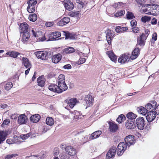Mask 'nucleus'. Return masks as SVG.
I'll return each mask as SVG.
<instances>
[{"mask_svg":"<svg viewBox=\"0 0 159 159\" xmlns=\"http://www.w3.org/2000/svg\"><path fill=\"white\" fill-rule=\"evenodd\" d=\"M29 25L25 23L20 24L19 29L20 30V33L22 34V42L25 44L29 39L30 36V31L29 30Z\"/></svg>","mask_w":159,"mask_h":159,"instance_id":"nucleus-1","label":"nucleus"},{"mask_svg":"<svg viewBox=\"0 0 159 159\" xmlns=\"http://www.w3.org/2000/svg\"><path fill=\"white\" fill-rule=\"evenodd\" d=\"M65 76L63 74H60L58 78V85L61 88V87L64 91L68 89V87L65 81Z\"/></svg>","mask_w":159,"mask_h":159,"instance_id":"nucleus-2","label":"nucleus"},{"mask_svg":"<svg viewBox=\"0 0 159 159\" xmlns=\"http://www.w3.org/2000/svg\"><path fill=\"white\" fill-rule=\"evenodd\" d=\"M34 53L38 58L43 60H46L47 59L51 56V54H48V52L44 51H38Z\"/></svg>","mask_w":159,"mask_h":159,"instance_id":"nucleus-3","label":"nucleus"},{"mask_svg":"<svg viewBox=\"0 0 159 159\" xmlns=\"http://www.w3.org/2000/svg\"><path fill=\"white\" fill-rule=\"evenodd\" d=\"M126 148L127 146L124 142L120 143L117 146L116 150L117 154L119 156L122 155Z\"/></svg>","mask_w":159,"mask_h":159,"instance_id":"nucleus-4","label":"nucleus"},{"mask_svg":"<svg viewBox=\"0 0 159 159\" xmlns=\"http://www.w3.org/2000/svg\"><path fill=\"white\" fill-rule=\"evenodd\" d=\"M48 89L52 92L58 93H61L64 91L61 87L54 84L50 85L48 87Z\"/></svg>","mask_w":159,"mask_h":159,"instance_id":"nucleus-5","label":"nucleus"},{"mask_svg":"<svg viewBox=\"0 0 159 159\" xmlns=\"http://www.w3.org/2000/svg\"><path fill=\"white\" fill-rule=\"evenodd\" d=\"M138 128L141 130L143 129L145 125V122L143 117L137 118L135 121Z\"/></svg>","mask_w":159,"mask_h":159,"instance_id":"nucleus-6","label":"nucleus"},{"mask_svg":"<svg viewBox=\"0 0 159 159\" xmlns=\"http://www.w3.org/2000/svg\"><path fill=\"white\" fill-rule=\"evenodd\" d=\"M134 137L130 135H129L126 136L125 138V144L128 146L133 145L135 143V140L134 139Z\"/></svg>","mask_w":159,"mask_h":159,"instance_id":"nucleus-7","label":"nucleus"},{"mask_svg":"<svg viewBox=\"0 0 159 159\" xmlns=\"http://www.w3.org/2000/svg\"><path fill=\"white\" fill-rule=\"evenodd\" d=\"M129 57V54H123L118 58V61L121 64L127 63L130 60Z\"/></svg>","mask_w":159,"mask_h":159,"instance_id":"nucleus-8","label":"nucleus"},{"mask_svg":"<svg viewBox=\"0 0 159 159\" xmlns=\"http://www.w3.org/2000/svg\"><path fill=\"white\" fill-rule=\"evenodd\" d=\"M93 100V98L90 95H89L85 97L83 103L84 105L85 104L87 107H89L92 105Z\"/></svg>","mask_w":159,"mask_h":159,"instance_id":"nucleus-9","label":"nucleus"},{"mask_svg":"<svg viewBox=\"0 0 159 159\" xmlns=\"http://www.w3.org/2000/svg\"><path fill=\"white\" fill-rule=\"evenodd\" d=\"M63 2L66 10L70 11L74 9V6L73 3L70 0H64Z\"/></svg>","mask_w":159,"mask_h":159,"instance_id":"nucleus-10","label":"nucleus"},{"mask_svg":"<svg viewBox=\"0 0 159 159\" xmlns=\"http://www.w3.org/2000/svg\"><path fill=\"white\" fill-rule=\"evenodd\" d=\"M114 35L112 30L107 29L106 31V37L107 40L109 44H110L111 40Z\"/></svg>","mask_w":159,"mask_h":159,"instance_id":"nucleus-11","label":"nucleus"},{"mask_svg":"<svg viewBox=\"0 0 159 159\" xmlns=\"http://www.w3.org/2000/svg\"><path fill=\"white\" fill-rule=\"evenodd\" d=\"M116 148L115 147L113 146L110 149L106 155L107 159H110L115 157L116 152Z\"/></svg>","mask_w":159,"mask_h":159,"instance_id":"nucleus-12","label":"nucleus"},{"mask_svg":"<svg viewBox=\"0 0 159 159\" xmlns=\"http://www.w3.org/2000/svg\"><path fill=\"white\" fill-rule=\"evenodd\" d=\"M146 116V119L148 122L152 121L156 117V114L154 111L148 112Z\"/></svg>","mask_w":159,"mask_h":159,"instance_id":"nucleus-13","label":"nucleus"},{"mask_svg":"<svg viewBox=\"0 0 159 159\" xmlns=\"http://www.w3.org/2000/svg\"><path fill=\"white\" fill-rule=\"evenodd\" d=\"M65 150L67 154L69 155L73 156L76 154L75 149L70 146H66L65 148Z\"/></svg>","mask_w":159,"mask_h":159,"instance_id":"nucleus-14","label":"nucleus"},{"mask_svg":"<svg viewBox=\"0 0 159 159\" xmlns=\"http://www.w3.org/2000/svg\"><path fill=\"white\" fill-rule=\"evenodd\" d=\"M70 19L69 17H65L63 18L57 23L58 25L63 26L67 24L70 21Z\"/></svg>","mask_w":159,"mask_h":159,"instance_id":"nucleus-15","label":"nucleus"},{"mask_svg":"<svg viewBox=\"0 0 159 159\" xmlns=\"http://www.w3.org/2000/svg\"><path fill=\"white\" fill-rule=\"evenodd\" d=\"M108 123L109 125L110 131L113 132H116L118 129L117 125L114 122L111 121H109Z\"/></svg>","mask_w":159,"mask_h":159,"instance_id":"nucleus-16","label":"nucleus"},{"mask_svg":"<svg viewBox=\"0 0 159 159\" xmlns=\"http://www.w3.org/2000/svg\"><path fill=\"white\" fill-rule=\"evenodd\" d=\"M68 104L67 106H69L71 108H72L75 105L77 102V99L75 98L67 99L66 100Z\"/></svg>","mask_w":159,"mask_h":159,"instance_id":"nucleus-17","label":"nucleus"},{"mask_svg":"<svg viewBox=\"0 0 159 159\" xmlns=\"http://www.w3.org/2000/svg\"><path fill=\"white\" fill-rule=\"evenodd\" d=\"M125 126L129 129H133L136 127L134 121L133 120H127L126 122Z\"/></svg>","mask_w":159,"mask_h":159,"instance_id":"nucleus-18","label":"nucleus"},{"mask_svg":"<svg viewBox=\"0 0 159 159\" xmlns=\"http://www.w3.org/2000/svg\"><path fill=\"white\" fill-rule=\"evenodd\" d=\"M27 116L25 114L20 115L18 117V122L19 124L20 125L25 124L26 123Z\"/></svg>","mask_w":159,"mask_h":159,"instance_id":"nucleus-19","label":"nucleus"},{"mask_svg":"<svg viewBox=\"0 0 159 159\" xmlns=\"http://www.w3.org/2000/svg\"><path fill=\"white\" fill-rule=\"evenodd\" d=\"M22 64L24 65L26 68L31 67V64L28 58L23 57Z\"/></svg>","mask_w":159,"mask_h":159,"instance_id":"nucleus-20","label":"nucleus"},{"mask_svg":"<svg viewBox=\"0 0 159 159\" xmlns=\"http://www.w3.org/2000/svg\"><path fill=\"white\" fill-rule=\"evenodd\" d=\"M75 51V49L72 47H69L62 50L61 51L62 54H70Z\"/></svg>","mask_w":159,"mask_h":159,"instance_id":"nucleus-21","label":"nucleus"},{"mask_svg":"<svg viewBox=\"0 0 159 159\" xmlns=\"http://www.w3.org/2000/svg\"><path fill=\"white\" fill-rule=\"evenodd\" d=\"M40 118V116L39 114H36L31 116L30 120L32 122L37 123L39 121Z\"/></svg>","mask_w":159,"mask_h":159,"instance_id":"nucleus-22","label":"nucleus"},{"mask_svg":"<svg viewBox=\"0 0 159 159\" xmlns=\"http://www.w3.org/2000/svg\"><path fill=\"white\" fill-rule=\"evenodd\" d=\"M139 48H135L133 51L132 55L130 57L132 60L136 59L138 56L139 53Z\"/></svg>","mask_w":159,"mask_h":159,"instance_id":"nucleus-23","label":"nucleus"},{"mask_svg":"<svg viewBox=\"0 0 159 159\" xmlns=\"http://www.w3.org/2000/svg\"><path fill=\"white\" fill-rule=\"evenodd\" d=\"M145 7L149 8L148 10V12H152L153 11L154 8H157V9L159 11V6L158 5L152 4H146L145 5Z\"/></svg>","mask_w":159,"mask_h":159,"instance_id":"nucleus-24","label":"nucleus"},{"mask_svg":"<svg viewBox=\"0 0 159 159\" xmlns=\"http://www.w3.org/2000/svg\"><path fill=\"white\" fill-rule=\"evenodd\" d=\"M107 54L108 55L110 59L112 61L116 62L117 61V57L111 51H108L107 52Z\"/></svg>","mask_w":159,"mask_h":159,"instance_id":"nucleus-25","label":"nucleus"},{"mask_svg":"<svg viewBox=\"0 0 159 159\" xmlns=\"http://www.w3.org/2000/svg\"><path fill=\"white\" fill-rule=\"evenodd\" d=\"M61 54L55 55L52 57V61L54 63H57L61 60Z\"/></svg>","mask_w":159,"mask_h":159,"instance_id":"nucleus-26","label":"nucleus"},{"mask_svg":"<svg viewBox=\"0 0 159 159\" xmlns=\"http://www.w3.org/2000/svg\"><path fill=\"white\" fill-rule=\"evenodd\" d=\"M64 32L65 33V39H74L77 38V35L75 34L69 32Z\"/></svg>","mask_w":159,"mask_h":159,"instance_id":"nucleus-27","label":"nucleus"},{"mask_svg":"<svg viewBox=\"0 0 159 159\" xmlns=\"http://www.w3.org/2000/svg\"><path fill=\"white\" fill-rule=\"evenodd\" d=\"M157 104V102H154L153 103V104H154V105H152L150 103H148L147 104H146L145 106V108L146 110V111L147 113H148V112L150 111H153V110L154 109V106H156Z\"/></svg>","mask_w":159,"mask_h":159,"instance_id":"nucleus-28","label":"nucleus"},{"mask_svg":"<svg viewBox=\"0 0 159 159\" xmlns=\"http://www.w3.org/2000/svg\"><path fill=\"white\" fill-rule=\"evenodd\" d=\"M45 81V80L43 77V76H40L37 80L38 85L41 87H43L44 86Z\"/></svg>","mask_w":159,"mask_h":159,"instance_id":"nucleus-29","label":"nucleus"},{"mask_svg":"<svg viewBox=\"0 0 159 159\" xmlns=\"http://www.w3.org/2000/svg\"><path fill=\"white\" fill-rule=\"evenodd\" d=\"M7 134L3 131H0V144L2 143L7 138Z\"/></svg>","mask_w":159,"mask_h":159,"instance_id":"nucleus-30","label":"nucleus"},{"mask_svg":"<svg viewBox=\"0 0 159 159\" xmlns=\"http://www.w3.org/2000/svg\"><path fill=\"white\" fill-rule=\"evenodd\" d=\"M102 134V131L98 130L95 131L91 134L90 139H93L98 138Z\"/></svg>","mask_w":159,"mask_h":159,"instance_id":"nucleus-31","label":"nucleus"},{"mask_svg":"<svg viewBox=\"0 0 159 159\" xmlns=\"http://www.w3.org/2000/svg\"><path fill=\"white\" fill-rule=\"evenodd\" d=\"M137 110L139 113L144 115H146L147 113L145 107H144L142 106H141L138 107L137 108Z\"/></svg>","mask_w":159,"mask_h":159,"instance_id":"nucleus-32","label":"nucleus"},{"mask_svg":"<svg viewBox=\"0 0 159 159\" xmlns=\"http://www.w3.org/2000/svg\"><path fill=\"white\" fill-rule=\"evenodd\" d=\"M6 54L10 56V57L14 58H16L18 56L20 55V53L17 52H7Z\"/></svg>","mask_w":159,"mask_h":159,"instance_id":"nucleus-33","label":"nucleus"},{"mask_svg":"<svg viewBox=\"0 0 159 159\" xmlns=\"http://www.w3.org/2000/svg\"><path fill=\"white\" fill-rule=\"evenodd\" d=\"M128 30V28L127 27L118 26L116 27L115 30L117 33H120L125 31L127 30Z\"/></svg>","mask_w":159,"mask_h":159,"instance_id":"nucleus-34","label":"nucleus"},{"mask_svg":"<svg viewBox=\"0 0 159 159\" xmlns=\"http://www.w3.org/2000/svg\"><path fill=\"white\" fill-rule=\"evenodd\" d=\"M46 124L49 125H52L54 124L53 119L52 117H48L46 118Z\"/></svg>","mask_w":159,"mask_h":159,"instance_id":"nucleus-35","label":"nucleus"},{"mask_svg":"<svg viewBox=\"0 0 159 159\" xmlns=\"http://www.w3.org/2000/svg\"><path fill=\"white\" fill-rule=\"evenodd\" d=\"M137 116L132 112L128 113L126 115V117L129 119L133 120L135 119Z\"/></svg>","mask_w":159,"mask_h":159,"instance_id":"nucleus-36","label":"nucleus"},{"mask_svg":"<svg viewBox=\"0 0 159 159\" xmlns=\"http://www.w3.org/2000/svg\"><path fill=\"white\" fill-rule=\"evenodd\" d=\"M125 116L123 114H121L119 115L117 118L116 119V121L119 123H120L126 119Z\"/></svg>","mask_w":159,"mask_h":159,"instance_id":"nucleus-37","label":"nucleus"},{"mask_svg":"<svg viewBox=\"0 0 159 159\" xmlns=\"http://www.w3.org/2000/svg\"><path fill=\"white\" fill-rule=\"evenodd\" d=\"M37 16L36 14H33L30 15L29 17V19L30 21L34 22L37 20Z\"/></svg>","mask_w":159,"mask_h":159,"instance_id":"nucleus-38","label":"nucleus"},{"mask_svg":"<svg viewBox=\"0 0 159 159\" xmlns=\"http://www.w3.org/2000/svg\"><path fill=\"white\" fill-rule=\"evenodd\" d=\"M27 10L29 13L34 12L35 10L34 6H28Z\"/></svg>","mask_w":159,"mask_h":159,"instance_id":"nucleus-39","label":"nucleus"},{"mask_svg":"<svg viewBox=\"0 0 159 159\" xmlns=\"http://www.w3.org/2000/svg\"><path fill=\"white\" fill-rule=\"evenodd\" d=\"M37 3V0H28L27 3L28 6H35Z\"/></svg>","mask_w":159,"mask_h":159,"instance_id":"nucleus-40","label":"nucleus"},{"mask_svg":"<svg viewBox=\"0 0 159 159\" xmlns=\"http://www.w3.org/2000/svg\"><path fill=\"white\" fill-rule=\"evenodd\" d=\"M126 18L127 19L130 20L135 18L133 13L131 12L128 11L126 15Z\"/></svg>","mask_w":159,"mask_h":159,"instance_id":"nucleus-41","label":"nucleus"},{"mask_svg":"<svg viewBox=\"0 0 159 159\" xmlns=\"http://www.w3.org/2000/svg\"><path fill=\"white\" fill-rule=\"evenodd\" d=\"M151 19L150 17L148 16H143L141 19V21L144 23L149 21Z\"/></svg>","mask_w":159,"mask_h":159,"instance_id":"nucleus-42","label":"nucleus"},{"mask_svg":"<svg viewBox=\"0 0 159 159\" xmlns=\"http://www.w3.org/2000/svg\"><path fill=\"white\" fill-rule=\"evenodd\" d=\"M124 4L121 2H119L118 3H116L113 4L112 6L116 9H118L120 8L121 6L124 5Z\"/></svg>","mask_w":159,"mask_h":159,"instance_id":"nucleus-43","label":"nucleus"},{"mask_svg":"<svg viewBox=\"0 0 159 159\" xmlns=\"http://www.w3.org/2000/svg\"><path fill=\"white\" fill-rule=\"evenodd\" d=\"M125 13L124 10H121L120 11H118L115 14V16L116 17L122 16Z\"/></svg>","mask_w":159,"mask_h":159,"instance_id":"nucleus-44","label":"nucleus"},{"mask_svg":"<svg viewBox=\"0 0 159 159\" xmlns=\"http://www.w3.org/2000/svg\"><path fill=\"white\" fill-rule=\"evenodd\" d=\"M31 134L32 133L31 132L27 134H22L21 136V138L23 140H25L30 137Z\"/></svg>","mask_w":159,"mask_h":159,"instance_id":"nucleus-45","label":"nucleus"},{"mask_svg":"<svg viewBox=\"0 0 159 159\" xmlns=\"http://www.w3.org/2000/svg\"><path fill=\"white\" fill-rule=\"evenodd\" d=\"M148 13L149 14L155 16L159 14V11H158V10L157 9V8H154L153 11L152 12H148Z\"/></svg>","mask_w":159,"mask_h":159,"instance_id":"nucleus-46","label":"nucleus"},{"mask_svg":"<svg viewBox=\"0 0 159 159\" xmlns=\"http://www.w3.org/2000/svg\"><path fill=\"white\" fill-rule=\"evenodd\" d=\"M12 86V83L11 82H9L6 84L5 88L7 90H9L11 88Z\"/></svg>","mask_w":159,"mask_h":159,"instance_id":"nucleus-47","label":"nucleus"},{"mask_svg":"<svg viewBox=\"0 0 159 159\" xmlns=\"http://www.w3.org/2000/svg\"><path fill=\"white\" fill-rule=\"evenodd\" d=\"M136 2L140 6L143 7H145V5L144 3L146 2V0H136Z\"/></svg>","mask_w":159,"mask_h":159,"instance_id":"nucleus-48","label":"nucleus"},{"mask_svg":"<svg viewBox=\"0 0 159 159\" xmlns=\"http://www.w3.org/2000/svg\"><path fill=\"white\" fill-rule=\"evenodd\" d=\"M18 156L17 154H13L11 155H7L5 157V159H11L13 157Z\"/></svg>","mask_w":159,"mask_h":159,"instance_id":"nucleus-49","label":"nucleus"},{"mask_svg":"<svg viewBox=\"0 0 159 159\" xmlns=\"http://www.w3.org/2000/svg\"><path fill=\"white\" fill-rule=\"evenodd\" d=\"M145 43V41L143 40H142V39H139V41H138V44H137V46L138 45H139V46H144Z\"/></svg>","mask_w":159,"mask_h":159,"instance_id":"nucleus-50","label":"nucleus"},{"mask_svg":"<svg viewBox=\"0 0 159 159\" xmlns=\"http://www.w3.org/2000/svg\"><path fill=\"white\" fill-rule=\"evenodd\" d=\"M79 11L72 12L70 14V16L72 17L76 16L77 17L79 16Z\"/></svg>","mask_w":159,"mask_h":159,"instance_id":"nucleus-51","label":"nucleus"},{"mask_svg":"<svg viewBox=\"0 0 159 159\" xmlns=\"http://www.w3.org/2000/svg\"><path fill=\"white\" fill-rule=\"evenodd\" d=\"M53 33V35L56 37V39H57L58 37H59L61 36V33L60 32H55L52 33Z\"/></svg>","mask_w":159,"mask_h":159,"instance_id":"nucleus-52","label":"nucleus"},{"mask_svg":"<svg viewBox=\"0 0 159 159\" xmlns=\"http://www.w3.org/2000/svg\"><path fill=\"white\" fill-rule=\"evenodd\" d=\"M52 35V33L50 34V35L49 36V39L47 41H53L57 40L56 39V37Z\"/></svg>","mask_w":159,"mask_h":159,"instance_id":"nucleus-53","label":"nucleus"},{"mask_svg":"<svg viewBox=\"0 0 159 159\" xmlns=\"http://www.w3.org/2000/svg\"><path fill=\"white\" fill-rule=\"evenodd\" d=\"M86 60V59L85 58H81L79 59V61H78L77 64L79 65L81 64L84 63Z\"/></svg>","mask_w":159,"mask_h":159,"instance_id":"nucleus-54","label":"nucleus"},{"mask_svg":"<svg viewBox=\"0 0 159 159\" xmlns=\"http://www.w3.org/2000/svg\"><path fill=\"white\" fill-rule=\"evenodd\" d=\"M76 2L79 4V7L80 6L81 8L83 7L84 3L81 0H76Z\"/></svg>","mask_w":159,"mask_h":159,"instance_id":"nucleus-55","label":"nucleus"},{"mask_svg":"<svg viewBox=\"0 0 159 159\" xmlns=\"http://www.w3.org/2000/svg\"><path fill=\"white\" fill-rule=\"evenodd\" d=\"M147 37L148 36H146V35L144 34L143 33L140 36L139 39L141 38L142 40H143L145 41Z\"/></svg>","mask_w":159,"mask_h":159,"instance_id":"nucleus-56","label":"nucleus"},{"mask_svg":"<svg viewBox=\"0 0 159 159\" xmlns=\"http://www.w3.org/2000/svg\"><path fill=\"white\" fill-rule=\"evenodd\" d=\"M154 110L155 111L154 112H155L156 115L159 114V105L157 106L156 107H155V106Z\"/></svg>","mask_w":159,"mask_h":159,"instance_id":"nucleus-57","label":"nucleus"},{"mask_svg":"<svg viewBox=\"0 0 159 159\" xmlns=\"http://www.w3.org/2000/svg\"><path fill=\"white\" fill-rule=\"evenodd\" d=\"M132 30L134 33H138L139 30V29L138 27H134L132 28Z\"/></svg>","mask_w":159,"mask_h":159,"instance_id":"nucleus-58","label":"nucleus"},{"mask_svg":"<svg viewBox=\"0 0 159 159\" xmlns=\"http://www.w3.org/2000/svg\"><path fill=\"white\" fill-rule=\"evenodd\" d=\"M137 24V21L135 20H133L130 22L131 25L132 27H133L134 26H136Z\"/></svg>","mask_w":159,"mask_h":159,"instance_id":"nucleus-59","label":"nucleus"},{"mask_svg":"<svg viewBox=\"0 0 159 159\" xmlns=\"http://www.w3.org/2000/svg\"><path fill=\"white\" fill-rule=\"evenodd\" d=\"M157 38V34L156 32H155L152 35V39L156 41Z\"/></svg>","mask_w":159,"mask_h":159,"instance_id":"nucleus-60","label":"nucleus"},{"mask_svg":"<svg viewBox=\"0 0 159 159\" xmlns=\"http://www.w3.org/2000/svg\"><path fill=\"white\" fill-rule=\"evenodd\" d=\"M56 75V74L53 72H50L49 73L47 76V77L48 78H51L53 77Z\"/></svg>","mask_w":159,"mask_h":159,"instance_id":"nucleus-61","label":"nucleus"},{"mask_svg":"<svg viewBox=\"0 0 159 159\" xmlns=\"http://www.w3.org/2000/svg\"><path fill=\"white\" fill-rule=\"evenodd\" d=\"M63 68L64 69H66L67 70H69V69H71V66L70 64H67V65H64L63 66Z\"/></svg>","mask_w":159,"mask_h":159,"instance_id":"nucleus-62","label":"nucleus"},{"mask_svg":"<svg viewBox=\"0 0 159 159\" xmlns=\"http://www.w3.org/2000/svg\"><path fill=\"white\" fill-rule=\"evenodd\" d=\"M10 123V120L9 119L4 120L2 124V126L3 125H8Z\"/></svg>","mask_w":159,"mask_h":159,"instance_id":"nucleus-63","label":"nucleus"},{"mask_svg":"<svg viewBox=\"0 0 159 159\" xmlns=\"http://www.w3.org/2000/svg\"><path fill=\"white\" fill-rule=\"evenodd\" d=\"M157 23V20L155 18H153L151 21V23L153 25H156Z\"/></svg>","mask_w":159,"mask_h":159,"instance_id":"nucleus-64","label":"nucleus"}]
</instances>
